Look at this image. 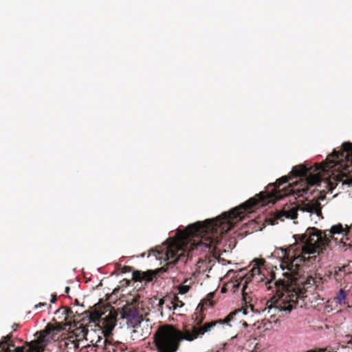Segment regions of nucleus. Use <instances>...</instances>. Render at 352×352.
Here are the masks:
<instances>
[{
  "mask_svg": "<svg viewBox=\"0 0 352 352\" xmlns=\"http://www.w3.org/2000/svg\"><path fill=\"white\" fill-rule=\"evenodd\" d=\"M327 232L309 227L304 234L294 236L296 240L294 244L287 248H276L272 253L271 257L279 261L283 278L276 280L275 273L272 272L271 279L265 283L267 289H274L276 292L267 302L269 312L274 309L290 313L296 307L298 300H304L307 293L322 289V278L316 274L304 276L302 267L309 265L319 254L324 253L334 234H346L348 231L339 223Z\"/></svg>",
  "mask_w": 352,
  "mask_h": 352,
  "instance_id": "obj_1",
  "label": "nucleus"
},
{
  "mask_svg": "<svg viewBox=\"0 0 352 352\" xmlns=\"http://www.w3.org/2000/svg\"><path fill=\"white\" fill-rule=\"evenodd\" d=\"M351 170L352 143L344 142L340 151L334 150L322 164H317L310 168L304 165L294 166L292 168V175L295 177L304 178L306 187L296 188V184L295 186L290 184L287 186H284L290 179L287 176H283L274 184H269L267 190L263 192V206L266 203L274 204L284 197L296 192L300 193V195L307 194L308 186L320 185L321 182L329 186V190H332L335 188L332 179L335 182H342V184L352 186V177L348 175Z\"/></svg>",
  "mask_w": 352,
  "mask_h": 352,
  "instance_id": "obj_2",
  "label": "nucleus"
},
{
  "mask_svg": "<svg viewBox=\"0 0 352 352\" xmlns=\"http://www.w3.org/2000/svg\"><path fill=\"white\" fill-rule=\"evenodd\" d=\"M241 311V309H238L230 312L224 319L206 322L202 327L192 326L191 331L188 329L182 331L172 324H162L157 327L154 334L159 338L160 347L164 350V352H177L182 340H186L191 342L198 337L202 336L206 333L210 331L217 324H226L230 326L229 322Z\"/></svg>",
  "mask_w": 352,
  "mask_h": 352,
  "instance_id": "obj_3",
  "label": "nucleus"
},
{
  "mask_svg": "<svg viewBox=\"0 0 352 352\" xmlns=\"http://www.w3.org/2000/svg\"><path fill=\"white\" fill-rule=\"evenodd\" d=\"M184 243L177 239H170L168 241L163 243L162 246H157L155 249H152L148 256H149L152 252L154 253L156 258H164L167 261L166 268L162 267L155 270H149L146 272L134 270L132 274L133 280L140 282L152 281L156 276L166 272L169 267H173L179 258L184 255Z\"/></svg>",
  "mask_w": 352,
  "mask_h": 352,
  "instance_id": "obj_4",
  "label": "nucleus"
},
{
  "mask_svg": "<svg viewBox=\"0 0 352 352\" xmlns=\"http://www.w3.org/2000/svg\"><path fill=\"white\" fill-rule=\"evenodd\" d=\"M59 331V328L48 324L43 330L36 333L34 340L26 342L24 346L17 347L11 340L12 335H8L0 341L1 352H43L48 343L56 339Z\"/></svg>",
  "mask_w": 352,
  "mask_h": 352,
  "instance_id": "obj_5",
  "label": "nucleus"
},
{
  "mask_svg": "<svg viewBox=\"0 0 352 352\" xmlns=\"http://www.w3.org/2000/svg\"><path fill=\"white\" fill-rule=\"evenodd\" d=\"M116 325L115 317L109 313L94 311L89 314V329L87 331L85 340L94 346L100 347L104 345L103 336L107 337Z\"/></svg>",
  "mask_w": 352,
  "mask_h": 352,
  "instance_id": "obj_6",
  "label": "nucleus"
},
{
  "mask_svg": "<svg viewBox=\"0 0 352 352\" xmlns=\"http://www.w3.org/2000/svg\"><path fill=\"white\" fill-rule=\"evenodd\" d=\"M134 302H136L135 299ZM148 314V309L143 308L140 303L127 304L122 310V318L126 319L128 324L133 328L139 326Z\"/></svg>",
  "mask_w": 352,
  "mask_h": 352,
  "instance_id": "obj_7",
  "label": "nucleus"
},
{
  "mask_svg": "<svg viewBox=\"0 0 352 352\" xmlns=\"http://www.w3.org/2000/svg\"><path fill=\"white\" fill-rule=\"evenodd\" d=\"M324 195H320L317 199H313L302 204V210L311 213H316L318 217H322V206L320 200H324Z\"/></svg>",
  "mask_w": 352,
  "mask_h": 352,
  "instance_id": "obj_8",
  "label": "nucleus"
},
{
  "mask_svg": "<svg viewBox=\"0 0 352 352\" xmlns=\"http://www.w3.org/2000/svg\"><path fill=\"white\" fill-rule=\"evenodd\" d=\"M352 274L350 265H344L342 267H336L333 274V278L338 283L342 282L346 276Z\"/></svg>",
  "mask_w": 352,
  "mask_h": 352,
  "instance_id": "obj_9",
  "label": "nucleus"
},
{
  "mask_svg": "<svg viewBox=\"0 0 352 352\" xmlns=\"http://www.w3.org/2000/svg\"><path fill=\"white\" fill-rule=\"evenodd\" d=\"M104 346L109 352H126L127 347L120 342H113L107 338L103 341Z\"/></svg>",
  "mask_w": 352,
  "mask_h": 352,
  "instance_id": "obj_10",
  "label": "nucleus"
},
{
  "mask_svg": "<svg viewBox=\"0 0 352 352\" xmlns=\"http://www.w3.org/2000/svg\"><path fill=\"white\" fill-rule=\"evenodd\" d=\"M74 329L72 330V333L76 338L77 341L85 340L87 331L89 329V324L84 325L82 323L77 322L74 324Z\"/></svg>",
  "mask_w": 352,
  "mask_h": 352,
  "instance_id": "obj_11",
  "label": "nucleus"
},
{
  "mask_svg": "<svg viewBox=\"0 0 352 352\" xmlns=\"http://www.w3.org/2000/svg\"><path fill=\"white\" fill-rule=\"evenodd\" d=\"M246 288V286L243 287L242 289V295H243V300L245 301V304L249 302L250 297L248 296V294L245 292V289ZM243 314L246 315L249 313L248 310L250 309L251 311H254V307L250 304L249 305H246L245 307L242 308Z\"/></svg>",
  "mask_w": 352,
  "mask_h": 352,
  "instance_id": "obj_12",
  "label": "nucleus"
},
{
  "mask_svg": "<svg viewBox=\"0 0 352 352\" xmlns=\"http://www.w3.org/2000/svg\"><path fill=\"white\" fill-rule=\"evenodd\" d=\"M204 310H202L201 309H199V307H197V308L196 309V312H195V321L196 322V327H202L203 325H201L204 318H205V315L203 313Z\"/></svg>",
  "mask_w": 352,
  "mask_h": 352,
  "instance_id": "obj_13",
  "label": "nucleus"
},
{
  "mask_svg": "<svg viewBox=\"0 0 352 352\" xmlns=\"http://www.w3.org/2000/svg\"><path fill=\"white\" fill-rule=\"evenodd\" d=\"M213 296H214V294L210 293L208 295V298L206 300H204L201 302H200L199 304V305H198L199 308L204 310L205 307H212L214 305V302L211 300V298H213Z\"/></svg>",
  "mask_w": 352,
  "mask_h": 352,
  "instance_id": "obj_14",
  "label": "nucleus"
},
{
  "mask_svg": "<svg viewBox=\"0 0 352 352\" xmlns=\"http://www.w3.org/2000/svg\"><path fill=\"white\" fill-rule=\"evenodd\" d=\"M346 292L343 289H340L336 294L334 300L340 305H344L346 303Z\"/></svg>",
  "mask_w": 352,
  "mask_h": 352,
  "instance_id": "obj_15",
  "label": "nucleus"
},
{
  "mask_svg": "<svg viewBox=\"0 0 352 352\" xmlns=\"http://www.w3.org/2000/svg\"><path fill=\"white\" fill-rule=\"evenodd\" d=\"M283 212L287 218L291 219H295L298 217V209L296 207H293L287 210H284Z\"/></svg>",
  "mask_w": 352,
  "mask_h": 352,
  "instance_id": "obj_16",
  "label": "nucleus"
},
{
  "mask_svg": "<svg viewBox=\"0 0 352 352\" xmlns=\"http://www.w3.org/2000/svg\"><path fill=\"white\" fill-rule=\"evenodd\" d=\"M189 281V279L188 278H186L182 285H180L177 287V289H178V292L179 294H186L187 292H188V291L190 290V285H185L186 283H187Z\"/></svg>",
  "mask_w": 352,
  "mask_h": 352,
  "instance_id": "obj_17",
  "label": "nucleus"
},
{
  "mask_svg": "<svg viewBox=\"0 0 352 352\" xmlns=\"http://www.w3.org/2000/svg\"><path fill=\"white\" fill-rule=\"evenodd\" d=\"M64 345L67 349H63V352H69V349L75 351V349L78 347V344L75 341H71L70 342L65 341Z\"/></svg>",
  "mask_w": 352,
  "mask_h": 352,
  "instance_id": "obj_18",
  "label": "nucleus"
},
{
  "mask_svg": "<svg viewBox=\"0 0 352 352\" xmlns=\"http://www.w3.org/2000/svg\"><path fill=\"white\" fill-rule=\"evenodd\" d=\"M171 304L173 309H176L177 307H182L184 305V303L180 300L177 296H174L171 301Z\"/></svg>",
  "mask_w": 352,
  "mask_h": 352,
  "instance_id": "obj_19",
  "label": "nucleus"
},
{
  "mask_svg": "<svg viewBox=\"0 0 352 352\" xmlns=\"http://www.w3.org/2000/svg\"><path fill=\"white\" fill-rule=\"evenodd\" d=\"M153 344H154L156 350L157 351V352H164V350L161 349L160 347V345L159 344L160 342H158L160 341V340H158L159 338L155 334H153Z\"/></svg>",
  "mask_w": 352,
  "mask_h": 352,
  "instance_id": "obj_20",
  "label": "nucleus"
},
{
  "mask_svg": "<svg viewBox=\"0 0 352 352\" xmlns=\"http://www.w3.org/2000/svg\"><path fill=\"white\" fill-rule=\"evenodd\" d=\"M255 263V266L260 267L261 266H263L265 263V261L263 258H257L254 260Z\"/></svg>",
  "mask_w": 352,
  "mask_h": 352,
  "instance_id": "obj_21",
  "label": "nucleus"
},
{
  "mask_svg": "<svg viewBox=\"0 0 352 352\" xmlns=\"http://www.w3.org/2000/svg\"><path fill=\"white\" fill-rule=\"evenodd\" d=\"M260 272H261L260 267L254 266L251 270L250 276L252 277V276H254L255 274H259Z\"/></svg>",
  "mask_w": 352,
  "mask_h": 352,
  "instance_id": "obj_22",
  "label": "nucleus"
},
{
  "mask_svg": "<svg viewBox=\"0 0 352 352\" xmlns=\"http://www.w3.org/2000/svg\"><path fill=\"white\" fill-rule=\"evenodd\" d=\"M325 351H326L325 349L319 348V349L308 350L306 352H324Z\"/></svg>",
  "mask_w": 352,
  "mask_h": 352,
  "instance_id": "obj_23",
  "label": "nucleus"
},
{
  "mask_svg": "<svg viewBox=\"0 0 352 352\" xmlns=\"http://www.w3.org/2000/svg\"><path fill=\"white\" fill-rule=\"evenodd\" d=\"M132 270V267H130V266H124L123 268H122V272L123 273H126V272H131Z\"/></svg>",
  "mask_w": 352,
  "mask_h": 352,
  "instance_id": "obj_24",
  "label": "nucleus"
},
{
  "mask_svg": "<svg viewBox=\"0 0 352 352\" xmlns=\"http://www.w3.org/2000/svg\"><path fill=\"white\" fill-rule=\"evenodd\" d=\"M63 309H64V312L65 313V314L67 316H70L72 314V311L71 309L67 308V307H63Z\"/></svg>",
  "mask_w": 352,
  "mask_h": 352,
  "instance_id": "obj_25",
  "label": "nucleus"
},
{
  "mask_svg": "<svg viewBox=\"0 0 352 352\" xmlns=\"http://www.w3.org/2000/svg\"><path fill=\"white\" fill-rule=\"evenodd\" d=\"M346 338H349V340H346V343L347 344H351V345H352V336H351V335H346Z\"/></svg>",
  "mask_w": 352,
  "mask_h": 352,
  "instance_id": "obj_26",
  "label": "nucleus"
},
{
  "mask_svg": "<svg viewBox=\"0 0 352 352\" xmlns=\"http://www.w3.org/2000/svg\"><path fill=\"white\" fill-rule=\"evenodd\" d=\"M56 299H57V298H56V296L55 294L52 295L51 302L52 303H55L56 301Z\"/></svg>",
  "mask_w": 352,
  "mask_h": 352,
  "instance_id": "obj_27",
  "label": "nucleus"
},
{
  "mask_svg": "<svg viewBox=\"0 0 352 352\" xmlns=\"http://www.w3.org/2000/svg\"><path fill=\"white\" fill-rule=\"evenodd\" d=\"M45 305H46L45 303L40 302V303H38V304L35 305V308L38 309V307H44Z\"/></svg>",
  "mask_w": 352,
  "mask_h": 352,
  "instance_id": "obj_28",
  "label": "nucleus"
},
{
  "mask_svg": "<svg viewBox=\"0 0 352 352\" xmlns=\"http://www.w3.org/2000/svg\"><path fill=\"white\" fill-rule=\"evenodd\" d=\"M18 327H19V324H18L14 323V324L12 325V329H13V330H14V331H16Z\"/></svg>",
  "mask_w": 352,
  "mask_h": 352,
  "instance_id": "obj_29",
  "label": "nucleus"
},
{
  "mask_svg": "<svg viewBox=\"0 0 352 352\" xmlns=\"http://www.w3.org/2000/svg\"><path fill=\"white\" fill-rule=\"evenodd\" d=\"M70 291V287L69 286L66 287L65 289V292L66 294H68Z\"/></svg>",
  "mask_w": 352,
  "mask_h": 352,
  "instance_id": "obj_30",
  "label": "nucleus"
},
{
  "mask_svg": "<svg viewBox=\"0 0 352 352\" xmlns=\"http://www.w3.org/2000/svg\"><path fill=\"white\" fill-rule=\"evenodd\" d=\"M163 303H164V300H163L162 299H161V300H160V303H159V304H160V305H162Z\"/></svg>",
  "mask_w": 352,
  "mask_h": 352,
  "instance_id": "obj_31",
  "label": "nucleus"
},
{
  "mask_svg": "<svg viewBox=\"0 0 352 352\" xmlns=\"http://www.w3.org/2000/svg\"><path fill=\"white\" fill-rule=\"evenodd\" d=\"M351 228H352V225L351 226V228H350V229H351Z\"/></svg>",
  "mask_w": 352,
  "mask_h": 352,
  "instance_id": "obj_32",
  "label": "nucleus"
}]
</instances>
